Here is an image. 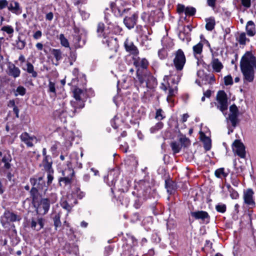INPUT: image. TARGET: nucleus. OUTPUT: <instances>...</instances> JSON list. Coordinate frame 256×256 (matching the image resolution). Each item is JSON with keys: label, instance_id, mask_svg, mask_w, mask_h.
<instances>
[{"label": "nucleus", "instance_id": "1", "mask_svg": "<svg viewBox=\"0 0 256 256\" xmlns=\"http://www.w3.org/2000/svg\"><path fill=\"white\" fill-rule=\"evenodd\" d=\"M240 68L244 81L253 82L254 78V69L256 70V58L250 52L246 53L242 58Z\"/></svg>", "mask_w": 256, "mask_h": 256}, {"label": "nucleus", "instance_id": "2", "mask_svg": "<svg viewBox=\"0 0 256 256\" xmlns=\"http://www.w3.org/2000/svg\"><path fill=\"white\" fill-rule=\"evenodd\" d=\"M216 102H214L215 106L217 108L222 112L224 116L226 113V111L228 108V98L224 90H219L218 92L216 98Z\"/></svg>", "mask_w": 256, "mask_h": 256}, {"label": "nucleus", "instance_id": "3", "mask_svg": "<svg viewBox=\"0 0 256 256\" xmlns=\"http://www.w3.org/2000/svg\"><path fill=\"white\" fill-rule=\"evenodd\" d=\"M186 62V58L184 52L178 49L174 53V58L173 60L174 64L177 70H182Z\"/></svg>", "mask_w": 256, "mask_h": 256}, {"label": "nucleus", "instance_id": "4", "mask_svg": "<svg viewBox=\"0 0 256 256\" xmlns=\"http://www.w3.org/2000/svg\"><path fill=\"white\" fill-rule=\"evenodd\" d=\"M136 76L140 84H142L146 82L148 88L150 87L149 84L151 82H154L156 80L155 78L150 72L146 71L141 72L139 69L137 70Z\"/></svg>", "mask_w": 256, "mask_h": 256}, {"label": "nucleus", "instance_id": "5", "mask_svg": "<svg viewBox=\"0 0 256 256\" xmlns=\"http://www.w3.org/2000/svg\"><path fill=\"white\" fill-rule=\"evenodd\" d=\"M21 220L20 216H18L10 211L4 212V215L1 216L0 221L4 226H6V224L10 222L19 221Z\"/></svg>", "mask_w": 256, "mask_h": 256}, {"label": "nucleus", "instance_id": "6", "mask_svg": "<svg viewBox=\"0 0 256 256\" xmlns=\"http://www.w3.org/2000/svg\"><path fill=\"white\" fill-rule=\"evenodd\" d=\"M20 138L22 142L24 143L27 147L32 148L34 146V144L40 141L35 136H30L27 132H22L20 136Z\"/></svg>", "mask_w": 256, "mask_h": 256}, {"label": "nucleus", "instance_id": "7", "mask_svg": "<svg viewBox=\"0 0 256 256\" xmlns=\"http://www.w3.org/2000/svg\"><path fill=\"white\" fill-rule=\"evenodd\" d=\"M50 204V202L48 198H41L38 206L34 205V206L36 208L37 213L42 215L46 214L49 210Z\"/></svg>", "mask_w": 256, "mask_h": 256}, {"label": "nucleus", "instance_id": "8", "mask_svg": "<svg viewBox=\"0 0 256 256\" xmlns=\"http://www.w3.org/2000/svg\"><path fill=\"white\" fill-rule=\"evenodd\" d=\"M232 150L234 154H236L241 158H244L246 156L245 147L244 144L238 140H236L232 144Z\"/></svg>", "mask_w": 256, "mask_h": 256}, {"label": "nucleus", "instance_id": "9", "mask_svg": "<svg viewBox=\"0 0 256 256\" xmlns=\"http://www.w3.org/2000/svg\"><path fill=\"white\" fill-rule=\"evenodd\" d=\"M253 195L254 192L250 188L248 189L244 192L243 198L244 202L250 208H253L256 205Z\"/></svg>", "mask_w": 256, "mask_h": 256}, {"label": "nucleus", "instance_id": "10", "mask_svg": "<svg viewBox=\"0 0 256 256\" xmlns=\"http://www.w3.org/2000/svg\"><path fill=\"white\" fill-rule=\"evenodd\" d=\"M7 74L9 76L16 78L20 76V70L14 64L10 62L8 66Z\"/></svg>", "mask_w": 256, "mask_h": 256}, {"label": "nucleus", "instance_id": "11", "mask_svg": "<svg viewBox=\"0 0 256 256\" xmlns=\"http://www.w3.org/2000/svg\"><path fill=\"white\" fill-rule=\"evenodd\" d=\"M124 46L126 52H128L130 54L134 56H137L138 54L139 51L136 46L134 45L132 42L128 39L125 40Z\"/></svg>", "mask_w": 256, "mask_h": 256}, {"label": "nucleus", "instance_id": "12", "mask_svg": "<svg viewBox=\"0 0 256 256\" xmlns=\"http://www.w3.org/2000/svg\"><path fill=\"white\" fill-rule=\"evenodd\" d=\"M30 182L33 187L40 190H43L46 186L45 181L44 180L43 176L32 178H30Z\"/></svg>", "mask_w": 256, "mask_h": 256}, {"label": "nucleus", "instance_id": "13", "mask_svg": "<svg viewBox=\"0 0 256 256\" xmlns=\"http://www.w3.org/2000/svg\"><path fill=\"white\" fill-rule=\"evenodd\" d=\"M138 18V14L134 13L131 16H126L124 22L128 29H131L136 24Z\"/></svg>", "mask_w": 256, "mask_h": 256}, {"label": "nucleus", "instance_id": "14", "mask_svg": "<svg viewBox=\"0 0 256 256\" xmlns=\"http://www.w3.org/2000/svg\"><path fill=\"white\" fill-rule=\"evenodd\" d=\"M44 226V220L42 218H32L30 222V228L36 231H39L43 228Z\"/></svg>", "mask_w": 256, "mask_h": 256}, {"label": "nucleus", "instance_id": "15", "mask_svg": "<svg viewBox=\"0 0 256 256\" xmlns=\"http://www.w3.org/2000/svg\"><path fill=\"white\" fill-rule=\"evenodd\" d=\"M190 214L196 220H200L202 221L210 218V216L208 213L203 210L192 212H190Z\"/></svg>", "mask_w": 256, "mask_h": 256}, {"label": "nucleus", "instance_id": "16", "mask_svg": "<svg viewBox=\"0 0 256 256\" xmlns=\"http://www.w3.org/2000/svg\"><path fill=\"white\" fill-rule=\"evenodd\" d=\"M134 64L140 70V68L144 70L146 69L148 65V62L145 58H134Z\"/></svg>", "mask_w": 256, "mask_h": 256}, {"label": "nucleus", "instance_id": "17", "mask_svg": "<svg viewBox=\"0 0 256 256\" xmlns=\"http://www.w3.org/2000/svg\"><path fill=\"white\" fill-rule=\"evenodd\" d=\"M8 8L10 11L17 15L20 14L22 12V9L18 2L14 0H10V2Z\"/></svg>", "mask_w": 256, "mask_h": 256}, {"label": "nucleus", "instance_id": "18", "mask_svg": "<svg viewBox=\"0 0 256 256\" xmlns=\"http://www.w3.org/2000/svg\"><path fill=\"white\" fill-rule=\"evenodd\" d=\"M52 161L50 156H46L42 162V166L46 172L54 170L52 168Z\"/></svg>", "mask_w": 256, "mask_h": 256}, {"label": "nucleus", "instance_id": "19", "mask_svg": "<svg viewBox=\"0 0 256 256\" xmlns=\"http://www.w3.org/2000/svg\"><path fill=\"white\" fill-rule=\"evenodd\" d=\"M167 80L169 81L168 83L170 85L176 86L178 85L180 79V76L178 72L172 74H170V76H165Z\"/></svg>", "mask_w": 256, "mask_h": 256}, {"label": "nucleus", "instance_id": "20", "mask_svg": "<svg viewBox=\"0 0 256 256\" xmlns=\"http://www.w3.org/2000/svg\"><path fill=\"white\" fill-rule=\"evenodd\" d=\"M202 48L203 44L201 42H200L194 45L192 48L194 55L198 60L201 57Z\"/></svg>", "mask_w": 256, "mask_h": 256}, {"label": "nucleus", "instance_id": "21", "mask_svg": "<svg viewBox=\"0 0 256 256\" xmlns=\"http://www.w3.org/2000/svg\"><path fill=\"white\" fill-rule=\"evenodd\" d=\"M210 64L214 71L216 72H220L224 67L222 63L216 58H212Z\"/></svg>", "mask_w": 256, "mask_h": 256}, {"label": "nucleus", "instance_id": "22", "mask_svg": "<svg viewBox=\"0 0 256 256\" xmlns=\"http://www.w3.org/2000/svg\"><path fill=\"white\" fill-rule=\"evenodd\" d=\"M246 30L248 36H253L255 35L256 33L255 25L252 20H250L247 22Z\"/></svg>", "mask_w": 256, "mask_h": 256}, {"label": "nucleus", "instance_id": "23", "mask_svg": "<svg viewBox=\"0 0 256 256\" xmlns=\"http://www.w3.org/2000/svg\"><path fill=\"white\" fill-rule=\"evenodd\" d=\"M165 187L167 190L168 192L172 194L175 190L176 185L172 180L168 179L165 180Z\"/></svg>", "mask_w": 256, "mask_h": 256}, {"label": "nucleus", "instance_id": "24", "mask_svg": "<svg viewBox=\"0 0 256 256\" xmlns=\"http://www.w3.org/2000/svg\"><path fill=\"white\" fill-rule=\"evenodd\" d=\"M205 21L206 22V28L207 30L212 31L214 28L216 21L214 18L210 17L206 18Z\"/></svg>", "mask_w": 256, "mask_h": 256}, {"label": "nucleus", "instance_id": "25", "mask_svg": "<svg viewBox=\"0 0 256 256\" xmlns=\"http://www.w3.org/2000/svg\"><path fill=\"white\" fill-rule=\"evenodd\" d=\"M76 110V109L75 108V106L74 107V110L72 112V114L70 113V112H66V110H62L59 112L58 116L62 122H66V118L68 116V115L72 117L74 115Z\"/></svg>", "mask_w": 256, "mask_h": 256}, {"label": "nucleus", "instance_id": "26", "mask_svg": "<svg viewBox=\"0 0 256 256\" xmlns=\"http://www.w3.org/2000/svg\"><path fill=\"white\" fill-rule=\"evenodd\" d=\"M12 156L9 153L4 154L2 158V162L4 163V168L8 170L11 168L10 162L12 161Z\"/></svg>", "mask_w": 256, "mask_h": 256}, {"label": "nucleus", "instance_id": "27", "mask_svg": "<svg viewBox=\"0 0 256 256\" xmlns=\"http://www.w3.org/2000/svg\"><path fill=\"white\" fill-rule=\"evenodd\" d=\"M26 68H24V70L30 74H32V76L36 78L38 76V74L36 71L34 70V67L33 65L30 62L26 63Z\"/></svg>", "mask_w": 256, "mask_h": 256}, {"label": "nucleus", "instance_id": "28", "mask_svg": "<svg viewBox=\"0 0 256 256\" xmlns=\"http://www.w3.org/2000/svg\"><path fill=\"white\" fill-rule=\"evenodd\" d=\"M51 52L56 61V62L54 64L56 66H58V61L61 60L62 58V52L59 49H52Z\"/></svg>", "mask_w": 256, "mask_h": 256}, {"label": "nucleus", "instance_id": "29", "mask_svg": "<svg viewBox=\"0 0 256 256\" xmlns=\"http://www.w3.org/2000/svg\"><path fill=\"white\" fill-rule=\"evenodd\" d=\"M60 219V213H56L54 214V216H52V220L56 230H57L58 228H60L62 226V222Z\"/></svg>", "mask_w": 256, "mask_h": 256}, {"label": "nucleus", "instance_id": "30", "mask_svg": "<svg viewBox=\"0 0 256 256\" xmlns=\"http://www.w3.org/2000/svg\"><path fill=\"white\" fill-rule=\"evenodd\" d=\"M168 92L167 100L168 101L170 100V98L174 96L176 93L178 88L176 86L170 85V83H168Z\"/></svg>", "mask_w": 256, "mask_h": 256}, {"label": "nucleus", "instance_id": "31", "mask_svg": "<svg viewBox=\"0 0 256 256\" xmlns=\"http://www.w3.org/2000/svg\"><path fill=\"white\" fill-rule=\"evenodd\" d=\"M225 186L227 188L230 194V196L232 198L236 199L238 198V194L231 186L230 184H225Z\"/></svg>", "mask_w": 256, "mask_h": 256}, {"label": "nucleus", "instance_id": "32", "mask_svg": "<svg viewBox=\"0 0 256 256\" xmlns=\"http://www.w3.org/2000/svg\"><path fill=\"white\" fill-rule=\"evenodd\" d=\"M62 174L64 176L59 179L60 184L61 186L63 184L64 186L70 185L72 182V176H66L64 172H62Z\"/></svg>", "mask_w": 256, "mask_h": 256}, {"label": "nucleus", "instance_id": "33", "mask_svg": "<svg viewBox=\"0 0 256 256\" xmlns=\"http://www.w3.org/2000/svg\"><path fill=\"white\" fill-rule=\"evenodd\" d=\"M236 40L241 45H246V42H249L250 40L246 37V34L244 32L240 33L238 36L236 38Z\"/></svg>", "mask_w": 256, "mask_h": 256}, {"label": "nucleus", "instance_id": "34", "mask_svg": "<svg viewBox=\"0 0 256 256\" xmlns=\"http://www.w3.org/2000/svg\"><path fill=\"white\" fill-rule=\"evenodd\" d=\"M214 174L218 178H222L226 177L228 175V172H225L224 168H222L216 170Z\"/></svg>", "mask_w": 256, "mask_h": 256}, {"label": "nucleus", "instance_id": "35", "mask_svg": "<svg viewBox=\"0 0 256 256\" xmlns=\"http://www.w3.org/2000/svg\"><path fill=\"white\" fill-rule=\"evenodd\" d=\"M72 195L74 197H76L79 199H82L84 196L85 193L84 192L81 191L80 188L76 187L72 191Z\"/></svg>", "mask_w": 256, "mask_h": 256}, {"label": "nucleus", "instance_id": "36", "mask_svg": "<svg viewBox=\"0 0 256 256\" xmlns=\"http://www.w3.org/2000/svg\"><path fill=\"white\" fill-rule=\"evenodd\" d=\"M238 114H230L228 118H226L227 120H230L233 127L235 128L238 122Z\"/></svg>", "mask_w": 256, "mask_h": 256}, {"label": "nucleus", "instance_id": "37", "mask_svg": "<svg viewBox=\"0 0 256 256\" xmlns=\"http://www.w3.org/2000/svg\"><path fill=\"white\" fill-rule=\"evenodd\" d=\"M202 134L203 138L202 139V140L204 143V148L206 150H208L211 148L210 139L208 137L206 136L204 134Z\"/></svg>", "mask_w": 256, "mask_h": 256}, {"label": "nucleus", "instance_id": "38", "mask_svg": "<svg viewBox=\"0 0 256 256\" xmlns=\"http://www.w3.org/2000/svg\"><path fill=\"white\" fill-rule=\"evenodd\" d=\"M170 145L174 154L179 152L181 150L182 146L176 142H171Z\"/></svg>", "mask_w": 256, "mask_h": 256}, {"label": "nucleus", "instance_id": "39", "mask_svg": "<svg viewBox=\"0 0 256 256\" xmlns=\"http://www.w3.org/2000/svg\"><path fill=\"white\" fill-rule=\"evenodd\" d=\"M40 190V189H38L37 188H34L32 186V189L30 191V194L32 198L33 202H34V204H36V202L38 195V191Z\"/></svg>", "mask_w": 256, "mask_h": 256}, {"label": "nucleus", "instance_id": "40", "mask_svg": "<svg viewBox=\"0 0 256 256\" xmlns=\"http://www.w3.org/2000/svg\"><path fill=\"white\" fill-rule=\"evenodd\" d=\"M59 39L60 42L61 44L66 48H69L70 44L68 40L65 38L64 34H60Z\"/></svg>", "mask_w": 256, "mask_h": 256}, {"label": "nucleus", "instance_id": "41", "mask_svg": "<svg viewBox=\"0 0 256 256\" xmlns=\"http://www.w3.org/2000/svg\"><path fill=\"white\" fill-rule=\"evenodd\" d=\"M179 141L181 144L182 146L186 147L190 144V140L186 136H182L179 138Z\"/></svg>", "mask_w": 256, "mask_h": 256}, {"label": "nucleus", "instance_id": "42", "mask_svg": "<svg viewBox=\"0 0 256 256\" xmlns=\"http://www.w3.org/2000/svg\"><path fill=\"white\" fill-rule=\"evenodd\" d=\"M164 126V124L162 122H158L156 124L155 126H152L150 128V132L151 133L154 134L158 130L162 129Z\"/></svg>", "mask_w": 256, "mask_h": 256}, {"label": "nucleus", "instance_id": "43", "mask_svg": "<svg viewBox=\"0 0 256 256\" xmlns=\"http://www.w3.org/2000/svg\"><path fill=\"white\" fill-rule=\"evenodd\" d=\"M82 90L78 88H76L74 90V96L76 100L80 101L81 100L80 95L82 94Z\"/></svg>", "mask_w": 256, "mask_h": 256}, {"label": "nucleus", "instance_id": "44", "mask_svg": "<svg viewBox=\"0 0 256 256\" xmlns=\"http://www.w3.org/2000/svg\"><path fill=\"white\" fill-rule=\"evenodd\" d=\"M80 40H81V38L80 36L76 35L74 36V42L76 47L80 48L84 44V42H83L82 44H80Z\"/></svg>", "mask_w": 256, "mask_h": 256}, {"label": "nucleus", "instance_id": "45", "mask_svg": "<svg viewBox=\"0 0 256 256\" xmlns=\"http://www.w3.org/2000/svg\"><path fill=\"white\" fill-rule=\"evenodd\" d=\"M15 96H17L18 94L20 96H24L26 93V89L22 86H18L16 90Z\"/></svg>", "mask_w": 256, "mask_h": 256}, {"label": "nucleus", "instance_id": "46", "mask_svg": "<svg viewBox=\"0 0 256 256\" xmlns=\"http://www.w3.org/2000/svg\"><path fill=\"white\" fill-rule=\"evenodd\" d=\"M26 42L24 40H21L20 37H18V40L16 42V48L19 50H22L25 47Z\"/></svg>", "mask_w": 256, "mask_h": 256}, {"label": "nucleus", "instance_id": "47", "mask_svg": "<svg viewBox=\"0 0 256 256\" xmlns=\"http://www.w3.org/2000/svg\"><path fill=\"white\" fill-rule=\"evenodd\" d=\"M226 205L224 204H218L216 206V210L221 213H224L226 210Z\"/></svg>", "mask_w": 256, "mask_h": 256}, {"label": "nucleus", "instance_id": "48", "mask_svg": "<svg viewBox=\"0 0 256 256\" xmlns=\"http://www.w3.org/2000/svg\"><path fill=\"white\" fill-rule=\"evenodd\" d=\"M61 206L66 210L68 212H70L72 208V206L66 200L62 201L60 203Z\"/></svg>", "mask_w": 256, "mask_h": 256}, {"label": "nucleus", "instance_id": "49", "mask_svg": "<svg viewBox=\"0 0 256 256\" xmlns=\"http://www.w3.org/2000/svg\"><path fill=\"white\" fill-rule=\"evenodd\" d=\"M196 12V10L193 7H186L185 14L186 16H194Z\"/></svg>", "mask_w": 256, "mask_h": 256}, {"label": "nucleus", "instance_id": "50", "mask_svg": "<svg viewBox=\"0 0 256 256\" xmlns=\"http://www.w3.org/2000/svg\"><path fill=\"white\" fill-rule=\"evenodd\" d=\"M1 30L6 32L8 34H12L14 32V28L10 26H4L2 28Z\"/></svg>", "mask_w": 256, "mask_h": 256}, {"label": "nucleus", "instance_id": "51", "mask_svg": "<svg viewBox=\"0 0 256 256\" xmlns=\"http://www.w3.org/2000/svg\"><path fill=\"white\" fill-rule=\"evenodd\" d=\"M104 25L103 23H98L97 26V32L99 36H102V32L104 30Z\"/></svg>", "mask_w": 256, "mask_h": 256}, {"label": "nucleus", "instance_id": "52", "mask_svg": "<svg viewBox=\"0 0 256 256\" xmlns=\"http://www.w3.org/2000/svg\"><path fill=\"white\" fill-rule=\"evenodd\" d=\"M224 84L226 86L232 85L233 84L232 78L231 76L228 75L224 78Z\"/></svg>", "mask_w": 256, "mask_h": 256}, {"label": "nucleus", "instance_id": "53", "mask_svg": "<svg viewBox=\"0 0 256 256\" xmlns=\"http://www.w3.org/2000/svg\"><path fill=\"white\" fill-rule=\"evenodd\" d=\"M230 114H238V110L235 104H232L230 107Z\"/></svg>", "mask_w": 256, "mask_h": 256}, {"label": "nucleus", "instance_id": "54", "mask_svg": "<svg viewBox=\"0 0 256 256\" xmlns=\"http://www.w3.org/2000/svg\"><path fill=\"white\" fill-rule=\"evenodd\" d=\"M48 173L47 178H48V181L47 184L48 185H50L52 184V180L54 179L53 176V174H54V170H52V172H46Z\"/></svg>", "mask_w": 256, "mask_h": 256}, {"label": "nucleus", "instance_id": "55", "mask_svg": "<svg viewBox=\"0 0 256 256\" xmlns=\"http://www.w3.org/2000/svg\"><path fill=\"white\" fill-rule=\"evenodd\" d=\"M48 92H52L54 94H56V88H55V84L51 81L49 82L48 86Z\"/></svg>", "mask_w": 256, "mask_h": 256}, {"label": "nucleus", "instance_id": "56", "mask_svg": "<svg viewBox=\"0 0 256 256\" xmlns=\"http://www.w3.org/2000/svg\"><path fill=\"white\" fill-rule=\"evenodd\" d=\"M186 7L182 4H178L177 6V12L179 14H182L183 12L185 13L186 9Z\"/></svg>", "mask_w": 256, "mask_h": 256}, {"label": "nucleus", "instance_id": "57", "mask_svg": "<svg viewBox=\"0 0 256 256\" xmlns=\"http://www.w3.org/2000/svg\"><path fill=\"white\" fill-rule=\"evenodd\" d=\"M58 145L59 143L56 142H54V144L52 145L50 150L51 151L52 154H54L56 152L58 148Z\"/></svg>", "mask_w": 256, "mask_h": 256}, {"label": "nucleus", "instance_id": "58", "mask_svg": "<svg viewBox=\"0 0 256 256\" xmlns=\"http://www.w3.org/2000/svg\"><path fill=\"white\" fill-rule=\"evenodd\" d=\"M8 2L6 0H0V10H2L8 6Z\"/></svg>", "mask_w": 256, "mask_h": 256}, {"label": "nucleus", "instance_id": "59", "mask_svg": "<svg viewBox=\"0 0 256 256\" xmlns=\"http://www.w3.org/2000/svg\"><path fill=\"white\" fill-rule=\"evenodd\" d=\"M162 110L161 109H158L156 110V118L158 119V120H161L164 118V116L162 115Z\"/></svg>", "mask_w": 256, "mask_h": 256}, {"label": "nucleus", "instance_id": "60", "mask_svg": "<svg viewBox=\"0 0 256 256\" xmlns=\"http://www.w3.org/2000/svg\"><path fill=\"white\" fill-rule=\"evenodd\" d=\"M242 4L246 8L250 6V0H241Z\"/></svg>", "mask_w": 256, "mask_h": 256}, {"label": "nucleus", "instance_id": "61", "mask_svg": "<svg viewBox=\"0 0 256 256\" xmlns=\"http://www.w3.org/2000/svg\"><path fill=\"white\" fill-rule=\"evenodd\" d=\"M42 36V32L40 30L36 31L33 36V37L34 39L38 40Z\"/></svg>", "mask_w": 256, "mask_h": 256}, {"label": "nucleus", "instance_id": "62", "mask_svg": "<svg viewBox=\"0 0 256 256\" xmlns=\"http://www.w3.org/2000/svg\"><path fill=\"white\" fill-rule=\"evenodd\" d=\"M178 38L184 41L186 38V34L184 32H180L178 34Z\"/></svg>", "mask_w": 256, "mask_h": 256}, {"label": "nucleus", "instance_id": "63", "mask_svg": "<svg viewBox=\"0 0 256 256\" xmlns=\"http://www.w3.org/2000/svg\"><path fill=\"white\" fill-rule=\"evenodd\" d=\"M216 0H207L208 4L212 8L215 6Z\"/></svg>", "mask_w": 256, "mask_h": 256}, {"label": "nucleus", "instance_id": "64", "mask_svg": "<svg viewBox=\"0 0 256 256\" xmlns=\"http://www.w3.org/2000/svg\"><path fill=\"white\" fill-rule=\"evenodd\" d=\"M112 252V248L110 246H108L105 248L104 256H108L109 253Z\"/></svg>", "mask_w": 256, "mask_h": 256}]
</instances>
